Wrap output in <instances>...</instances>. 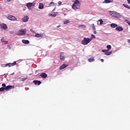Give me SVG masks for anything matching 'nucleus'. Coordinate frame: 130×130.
Returning <instances> with one entry per match:
<instances>
[{
	"label": "nucleus",
	"mask_w": 130,
	"mask_h": 130,
	"mask_svg": "<svg viewBox=\"0 0 130 130\" xmlns=\"http://www.w3.org/2000/svg\"><path fill=\"white\" fill-rule=\"evenodd\" d=\"M80 6H81V3L80 1H79V0H76L74 2V4L72 5V9H73V10H79Z\"/></svg>",
	"instance_id": "1"
},
{
	"label": "nucleus",
	"mask_w": 130,
	"mask_h": 130,
	"mask_svg": "<svg viewBox=\"0 0 130 130\" xmlns=\"http://www.w3.org/2000/svg\"><path fill=\"white\" fill-rule=\"evenodd\" d=\"M110 14L111 16H112V17H114L115 18H117V19H119V18L121 17L119 13L114 11L110 12Z\"/></svg>",
	"instance_id": "2"
},
{
	"label": "nucleus",
	"mask_w": 130,
	"mask_h": 130,
	"mask_svg": "<svg viewBox=\"0 0 130 130\" xmlns=\"http://www.w3.org/2000/svg\"><path fill=\"white\" fill-rule=\"evenodd\" d=\"M92 39H89L88 38H84V40H83L81 42L82 44L83 45H87L88 43H90L91 42V41Z\"/></svg>",
	"instance_id": "3"
},
{
	"label": "nucleus",
	"mask_w": 130,
	"mask_h": 130,
	"mask_svg": "<svg viewBox=\"0 0 130 130\" xmlns=\"http://www.w3.org/2000/svg\"><path fill=\"white\" fill-rule=\"evenodd\" d=\"M26 31H27V30L26 29H20L17 32V35H18V36L24 35L26 34Z\"/></svg>",
	"instance_id": "4"
},
{
	"label": "nucleus",
	"mask_w": 130,
	"mask_h": 130,
	"mask_svg": "<svg viewBox=\"0 0 130 130\" xmlns=\"http://www.w3.org/2000/svg\"><path fill=\"white\" fill-rule=\"evenodd\" d=\"M7 19H8V20H10L11 21H17L16 17L12 15L8 16L7 17Z\"/></svg>",
	"instance_id": "5"
},
{
	"label": "nucleus",
	"mask_w": 130,
	"mask_h": 130,
	"mask_svg": "<svg viewBox=\"0 0 130 130\" xmlns=\"http://www.w3.org/2000/svg\"><path fill=\"white\" fill-rule=\"evenodd\" d=\"M16 63H17L16 61H14L13 63H8L5 65V67H9V68H11V67L16 66Z\"/></svg>",
	"instance_id": "6"
},
{
	"label": "nucleus",
	"mask_w": 130,
	"mask_h": 130,
	"mask_svg": "<svg viewBox=\"0 0 130 130\" xmlns=\"http://www.w3.org/2000/svg\"><path fill=\"white\" fill-rule=\"evenodd\" d=\"M67 67H69L68 64H66V63H64L62 64L60 67H59V70H63V69H66Z\"/></svg>",
	"instance_id": "7"
},
{
	"label": "nucleus",
	"mask_w": 130,
	"mask_h": 130,
	"mask_svg": "<svg viewBox=\"0 0 130 130\" xmlns=\"http://www.w3.org/2000/svg\"><path fill=\"white\" fill-rule=\"evenodd\" d=\"M14 88H15L14 86L9 85V86H7L5 89H6V90H7V91H9V90H10V89H14Z\"/></svg>",
	"instance_id": "8"
},
{
	"label": "nucleus",
	"mask_w": 130,
	"mask_h": 130,
	"mask_svg": "<svg viewBox=\"0 0 130 130\" xmlns=\"http://www.w3.org/2000/svg\"><path fill=\"white\" fill-rule=\"evenodd\" d=\"M35 6V4L28 3L26 4V7H27L28 8H31V7H34Z\"/></svg>",
	"instance_id": "9"
},
{
	"label": "nucleus",
	"mask_w": 130,
	"mask_h": 130,
	"mask_svg": "<svg viewBox=\"0 0 130 130\" xmlns=\"http://www.w3.org/2000/svg\"><path fill=\"white\" fill-rule=\"evenodd\" d=\"M110 3H113V0H105L103 2V4H109Z\"/></svg>",
	"instance_id": "10"
},
{
	"label": "nucleus",
	"mask_w": 130,
	"mask_h": 130,
	"mask_svg": "<svg viewBox=\"0 0 130 130\" xmlns=\"http://www.w3.org/2000/svg\"><path fill=\"white\" fill-rule=\"evenodd\" d=\"M60 59L61 60H64V55H63V53H60Z\"/></svg>",
	"instance_id": "11"
},
{
	"label": "nucleus",
	"mask_w": 130,
	"mask_h": 130,
	"mask_svg": "<svg viewBox=\"0 0 130 130\" xmlns=\"http://www.w3.org/2000/svg\"><path fill=\"white\" fill-rule=\"evenodd\" d=\"M40 76L43 79H46V78H47V74H46V73H41Z\"/></svg>",
	"instance_id": "12"
},
{
	"label": "nucleus",
	"mask_w": 130,
	"mask_h": 130,
	"mask_svg": "<svg viewBox=\"0 0 130 130\" xmlns=\"http://www.w3.org/2000/svg\"><path fill=\"white\" fill-rule=\"evenodd\" d=\"M29 20V18H28V16H25L22 19V21L23 22H27Z\"/></svg>",
	"instance_id": "13"
},
{
	"label": "nucleus",
	"mask_w": 130,
	"mask_h": 130,
	"mask_svg": "<svg viewBox=\"0 0 130 130\" xmlns=\"http://www.w3.org/2000/svg\"><path fill=\"white\" fill-rule=\"evenodd\" d=\"M116 31H118L119 32H120L121 31H123V28L120 26H118L116 27Z\"/></svg>",
	"instance_id": "14"
},
{
	"label": "nucleus",
	"mask_w": 130,
	"mask_h": 130,
	"mask_svg": "<svg viewBox=\"0 0 130 130\" xmlns=\"http://www.w3.org/2000/svg\"><path fill=\"white\" fill-rule=\"evenodd\" d=\"M33 83H34V84H35V85H40V84H41V81H38V80H34V81H33Z\"/></svg>",
	"instance_id": "15"
},
{
	"label": "nucleus",
	"mask_w": 130,
	"mask_h": 130,
	"mask_svg": "<svg viewBox=\"0 0 130 130\" xmlns=\"http://www.w3.org/2000/svg\"><path fill=\"white\" fill-rule=\"evenodd\" d=\"M35 37L37 38H40V37H43V34H37L35 35Z\"/></svg>",
	"instance_id": "16"
},
{
	"label": "nucleus",
	"mask_w": 130,
	"mask_h": 130,
	"mask_svg": "<svg viewBox=\"0 0 130 130\" xmlns=\"http://www.w3.org/2000/svg\"><path fill=\"white\" fill-rule=\"evenodd\" d=\"M22 42L24 44H29L30 43V42L27 40H22Z\"/></svg>",
	"instance_id": "17"
},
{
	"label": "nucleus",
	"mask_w": 130,
	"mask_h": 130,
	"mask_svg": "<svg viewBox=\"0 0 130 130\" xmlns=\"http://www.w3.org/2000/svg\"><path fill=\"white\" fill-rule=\"evenodd\" d=\"M44 5H43V4L40 3L39 9H40V10H42L43 9H44Z\"/></svg>",
	"instance_id": "18"
},
{
	"label": "nucleus",
	"mask_w": 130,
	"mask_h": 130,
	"mask_svg": "<svg viewBox=\"0 0 130 130\" xmlns=\"http://www.w3.org/2000/svg\"><path fill=\"white\" fill-rule=\"evenodd\" d=\"M1 28H2V29H8V26H7L6 24H3V25L1 26Z\"/></svg>",
	"instance_id": "19"
},
{
	"label": "nucleus",
	"mask_w": 130,
	"mask_h": 130,
	"mask_svg": "<svg viewBox=\"0 0 130 130\" xmlns=\"http://www.w3.org/2000/svg\"><path fill=\"white\" fill-rule=\"evenodd\" d=\"M110 26L112 28H116V27H117V24L115 23H112Z\"/></svg>",
	"instance_id": "20"
},
{
	"label": "nucleus",
	"mask_w": 130,
	"mask_h": 130,
	"mask_svg": "<svg viewBox=\"0 0 130 130\" xmlns=\"http://www.w3.org/2000/svg\"><path fill=\"white\" fill-rule=\"evenodd\" d=\"M125 22L130 26V20L129 18H127V19L125 20Z\"/></svg>",
	"instance_id": "21"
},
{
	"label": "nucleus",
	"mask_w": 130,
	"mask_h": 130,
	"mask_svg": "<svg viewBox=\"0 0 130 130\" xmlns=\"http://www.w3.org/2000/svg\"><path fill=\"white\" fill-rule=\"evenodd\" d=\"M89 62H92V61H94L95 60V59L94 58H90L88 59Z\"/></svg>",
	"instance_id": "22"
},
{
	"label": "nucleus",
	"mask_w": 130,
	"mask_h": 130,
	"mask_svg": "<svg viewBox=\"0 0 130 130\" xmlns=\"http://www.w3.org/2000/svg\"><path fill=\"white\" fill-rule=\"evenodd\" d=\"M123 6L124 7V8H126V9H130V6L127 5L126 4H123Z\"/></svg>",
	"instance_id": "23"
},
{
	"label": "nucleus",
	"mask_w": 130,
	"mask_h": 130,
	"mask_svg": "<svg viewBox=\"0 0 130 130\" xmlns=\"http://www.w3.org/2000/svg\"><path fill=\"white\" fill-rule=\"evenodd\" d=\"M6 90V87H1L0 88V92H4Z\"/></svg>",
	"instance_id": "24"
},
{
	"label": "nucleus",
	"mask_w": 130,
	"mask_h": 130,
	"mask_svg": "<svg viewBox=\"0 0 130 130\" xmlns=\"http://www.w3.org/2000/svg\"><path fill=\"white\" fill-rule=\"evenodd\" d=\"M107 48L108 49L107 50H110L111 49V45H107Z\"/></svg>",
	"instance_id": "25"
},
{
	"label": "nucleus",
	"mask_w": 130,
	"mask_h": 130,
	"mask_svg": "<svg viewBox=\"0 0 130 130\" xmlns=\"http://www.w3.org/2000/svg\"><path fill=\"white\" fill-rule=\"evenodd\" d=\"M112 53V52H107V53H105V55H110Z\"/></svg>",
	"instance_id": "26"
},
{
	"label": "nucleus",
	"mask_w": 130,
	"mask_h": 130,
	"mask_svg": "<svg viewBox=\"0 0 130 130\" xmlns=\"http://www.w3.org/2000/svg\"><path fill=\"white\" fill-rule=\"evenodd\" d=\"M63 23L64 24H68V23H70V20H65Z\"/></svg>",
	"instance_id": "27"
},
{
	"label": "nucleus",
	"mask_w": 130,
	"mask_h": 130,
	"mask_svg": "<svg viewBox=\"0 0 130 130\" xmlns=\"http://www.w3.org/2000/svg\"><path fill=\"white\" fill-rule=\"evenodd\" d=\"M99 22H100V25H103V20H102V19L100 20Z\"/></svg>",
	"instance_id": "28"
},
{
	"label": "nucleus",
	"mask_w": 130,
	"mask_h": 130,
	"mask_svg": "<svg viewBox=\"0 0 130 130\" xmlns=\"http://www.w3.org/2000/svg\"><path fill=\"white\" fill-rule=\"evenodd\" d=\"M91 38H92V39H95V38H96V37H95L94 35H91Z\"/></svg>",
	"instance_id": "29"
},
{
	"label": "nucleus",
	"mask_w": 130,
	"mask_h": 130,
	"mask_svg": "<svg viewBox=\"0 0 130 130\" xmlns=\"http://www.w3.org/2000/svg\"><path fill=\"white\" fill-rule=\"evenodd\" d=\"M30 32H32V33H34V34H36V32H35L34 30L30 29Z\"/></svg>",
	"instance_id": "30"
},
{
	"label": "nucleus",
	"mask_w": 130,
	"mask_h": 130,
	"mask_svg": "<svg viewBox=\"0 0 130 130\" xmlns=\"http://www.w3.org/2000/svg\"><path fill=\"white\" fill-rule=\"evenodd\" d=\"M102 52H105V53H106L107 52H108V50H103Z\"/></svg>",
	"instance_id": "31"
},
{
	"label": "nucleus",
	"mask_w": 130,
	"mask_h": 130,
	"mask_svg": "<svg viewBox=\"0 0 130 130\" xmlns=\"http://www.w3.org/2000/svg\"><path fill=\"white\" fill-rule=\"evenodd\" d=\"M79 27H82V28H86V26L85 25H80Z\"/></svg>",
	"instance_id": "32"
},
{
	"label": "nucleus",
	"mask_w": 130,
	"mask_h": 130,
	"mask_svg": "<svg viewBox=\"0 0 130 130\" xmlns=\"http://www.w3.org/2000/svg\"><path fill=\"white\" fill-rule=\"evenodd\" d=\"M92 28H93V30H96V27L94 25V24H92Z\"/></svg>",
	"instance_id": "33"
},
{
	"label": "nucleus",
	"mask_w": 130,
	"mask_h": 130,
	"mask_svg": "<svg viewBox=\"0 0 130 130\" xmlns=\"http://www.w3.org/2000/svg\"><path fill=\"white\" fill-rule=\"evenodd\" d=\"M50 5H52V6H55V4H54V3L53 2H51L50 4Z\"/></svg>",
	"instance_id": "34"
},
{
	"label": "nucleus",
	"mask_w": 130,
	"mask_h": 130,
	"mask_svg": "<svg viewBox=\"0 0 130 130\" xmlns=\"http://www.w3.org/2000/svg\"><path fill=\"white\" fill-rule=\"evenodd\" d=\"M56 15H55V14H51V17H56Z\"/></svg>",
	"instance_id": "35"
},
{
	"label": "nucleus",
	"mask_w": 130,
	"mask_h": 130,
	"mask_svg": "<svg viewBox=\"0 0 130 130\" xmlns=\"http://www.w3.org/2000/svg\"><path fill=\"white\" fill-rule=\"evenodd\" d=\"M5 40V38H2V39H1V41H2V42H4V41Z\"/></svg>",
	"instance_id": "36"
},
{
	"label": "nucleus",
	"mask_w": 130,
	"mask_h": 130,
	"mask_svg": "<svg viewBox=\"0 0 130 130\" xmlns=\"http://www.w3.org/2000/svg\"><path fill=\"white\" fill-rule=\"evenodd\" d=\"M3 42H4L5 44H8L9 42H8V41H4Z\"/></svg>",
	"instance_id": "37"
},
{
	"label": "nucleus",
	"mask_w": 130,
	"mask_h": 130,
	"mask_svg": "<svg viewBox=\"0 0 130 130\" xmlns=\"http://www.w3.org/2000/svg\"><path fill=\"white\" fill-rule=\"evenodd\" d=\"M8 49H11V46L10 45L7 46Z\"/></svg>",
	"instance_id": "38"
},
{
	"label": "nucleus",
	"mask_w": 130,
	"mask_h": 130,
	"mask_svg": "<svg viewBox=\"0 0 130 130\" xmlns=\"http://www.w3.org/2000/svg\"><path fill=\"white\" fill-rule=\"evenodd\" d=\"M58 5H59V6H60V5H61V2L59 1L58 3Z\"/></svg>",
	"instance_id": "39"
},
{
	"label": "nucleus",
	"mask_w": 130,
	"mask_h": 130,
	"mask_svg": "<svg viewBox=\"0 0 130 130\" xmlns=\"http://www.w3.org/2000/svg\"><path fill=\"white\" fill-rule=\"evenodd\" d=\"M127 3L130 5V0H127Z\"/></svg>",
	"instance_id": "40"
},
{
	"label": "nucleus",
	"mask_w": 130,
	"mask_h": 130,
	"mask_svg": "<svg viewBox=\"0 0 130 130\" xmlns=\"http://www.w3.org/2000/svg\"><path fill=\"white\" fill-rule=\"evenodd\" d=\"M2 86H3V87H6V84L3 83V84H2Z\"/></svg>",
	"instance_id": "41"
},
{
	"label": "nucleus",
	"mask_w": 130,
	"mask_h": 130,
	"mask_svg": "<svg viewBox=\"0 0 130 130\" xmlns=\"http://www.w3.org/2000/svg\"><path fill=\"white\" fill-rule=\"evenodd\" d=\"M101 60L102 62H104V59H101Z\"/></svg>",
	"instance_id": "42"
},
{
	"label": "nucleus",
	"mask_w": 130,
	"mask_h": 130,
	"mask_svg": "<svg viewBox=\"0 0 130 130\" xmlns=\"http://www.w3.org/2000/svg\"><path fill=\"white\" fill-rule=\"evenodd\" d=\"M93 33L94 34H96V30H94Z\"/></svg>",
	"instance_id": "43"
},
{
	"label": "nucleus",
	"mask_w": 130,
	"mask_h": 130,
	"mask_svg": "<svg viewBox=\"0 0 130 130\" xmlns=\"http://www.w3.org/2000/svg\"><path fill=\"white\" fill-rule=\"evenodd\" d=\"M59 27H60V25H58V26H57V28H59Z\"/></svg>",
	"instance_id": "44"
},
{
	"label": "nucleus",
	"mask_w": 130,
	"mask_h": 130,
	"mask_svg": "<svg viewBox=\"0 0 130 130\" xmlns=\"http://www.w3.org/2000/svg\"><path fill=\"white\" fill-rule=\"evenodd\" d=\"M25 80H27V79H23L22 81L24 82V81H25Z\"/></svg>",
	"instance_id": "45"
},
{
	"label": "nucleus",
	"mask_w": 130,
	"mask_h": 130,
	"mask_svg": "<svg viewBox=\"0 0 130 130\" xmlns=\"http://www.w3.org/2000/svg\"><path fill=\"white\" fill-rule=\"evenodd\" d=\"M7 2H11V0H7Z\"/></svg>",
	"instance_id": "46"
}]
</instances>
